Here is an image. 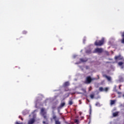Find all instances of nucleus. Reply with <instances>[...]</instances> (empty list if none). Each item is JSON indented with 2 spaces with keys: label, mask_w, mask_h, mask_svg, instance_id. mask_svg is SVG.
<instances>
[{
  "label": "nucleus",
  "mask_w": 124,
  "mask_h": 124,
  "mask_svg": "<svg viewBox=\"0 0 124 124\" xmlns=\"http://www.w3.org/2000/svg\"><path fill=\"white\" fill-rule=\"evenodd\" d=\"M41 113L44 119V121H43V124H48V119L46 115V112L45 111V108H42L41 109Z\"/></svg>",
  "instance_id": "nucleus-1"
},
{
  "label": "nucleus",
  "mask_w": 124,
  "mask_h": 124,
  "mask_svg": "<svg viewBox=\"0 0 124 124\" xmlns=\"http://www.w3.org/2000/svg\"><path fill=\"white\" fill-rule=\"evenodd\" d=\"M105 42L104 38H102L101 40H96L94 42V45L97 46H101L104 45Z\"/></svg>",
  "instance_id": "nucleus-2"
},
{
  "label": "nucleus",
  "mask_w": 124,
  "mask_h": 124,
  "mask_svg": "<svg viewBox=\"0 0 124 124\" xmlns=\"http://www.w3.org/2000/svg\"><path fill=\"white\" fill-rule=\"evenodd\" d=\"M93 80H95V78H92L90 76H87L84 81V83L85 84H90Z\"/></svg>",
  "instance_id": "nucleus-3"
},
{
  "label": "nucleus",
  "mask_w": 124,
  "mask_h": 124,
  "mask_svg": "<svg viewBox=\"0 0 124 124\" xmlns=\"http://www.w3.org/2000/svg\"><path fill=\"white\" fill-rule=\"evenodd\" d=\"M103 52V49L102 48H96L94 49L93 53H97L99 54L102 53Z\"/></svg>",
  "instance_id": "nucleus-4"
},
{
  "label": "nucleus",
  "mask_w": 124,
  "mask_h": 124,
  "mask_svg": "<svg viewBox=\"0 0 124 124\" xmlns=\"http://www.w3.org/2000/svg\"><path fill=\"white\" fill-rule=\"evenodd\" d=\"M115 60H119L120 61L122 60L123 62H124V59H123V57H121V56L119 55V56H116L115 57Z\"/></svg>",
  "instance_id": "nucleus-5"
},
{
  "label": "nucleus",
  "mask_w": 124,
  "mask_h": 124,
  "mask_svg": "<svg viewBox=\"0 0 124 124\" xmlns=\"http://www.w3.org/2000/svg\"><path fill=\"white\" fill-rule=\"evenodd\" d=\"M115 60H119L120 61L122 60L123 62H124V59H123V57H121V56L119 55V56H116L115 57Z\"/></svg>",
  "instance_id": "nucleus-6"
},
{
  "label": "nucleus",
  "mask_w": 124,
  "mask_h": 124,
  "mask_svg": "<svg viewBox=\"0 0 124 124\" xmlns=\"http://www.w3.org/2000/svg\"><path fill=\"white\" fill-rule=\"evenodd\" d=\"M35 122L34 118H31L28 121V124H33Z\"/></svg>",
  "instance_id": "nucleus-7"
},
{
  "label": "nucleus",
  "mask_w": 124,
  "mask_h": 124,
  "mask_svg": "<svg viewBox=\"0 0 124 124\" xmlns=\"http://www.w3.org/2000/svg\"><path fill=\"white\" fill-rule=\"evenodd\" d=\"M104 77H105L108 81H111V80H112L111 77L108 76L106 75H104Z\"/></svg>",
  "instance_id": "nucleus-8"
},
{
  "label": "nucleus",
  "mask_w": 124,
  "mask_h": 124,
  "mask_svg": "<svg viewBox=\"0 0 124 124\" xmlns=\"http://www.w3.org/2000/svg\"><path fill=\"white\" fill-rule=\"evenodd\" d=\"M68 105L72 106L73 104V101L71 98H69V100L68 101Z\"/></svg>",
  "instance_id": "nucleus-9"
},
{
  "label": "nucleus",
  "mask_w": 124,
  "mask_h": 124,
  "mask_svg": "<svg viewBox=\"0 0 124 124\" xmlns=\"http://www.w3.org/2000/svg\"><path fill=\"white\" fill-rule=\"evenodd\" d=\"M69 86H70V83L69 81L65 82L63 85V87H66Z\"/></svg>",
  "instance_id": "nucleus-10"
},
{
  "label": "nucleus",
  "mask_w": 124,
  "mask_h": 124,
  "mask_svg": "<svg viewBox=\"0 0 124 124\" xmlns=\"http://www.w3.org/2000/svg\"><path fill=\"white\" fill-rule=\"evenodd\" d=\"M122 39L121 40V42L122 44H124V32L122 34Z\"/></svg>",
  "instance_id": "nucleus-11"
},
{
  "label": "nucleus",
  "mask_w": 124,
  "mask_h": 124,
  "mask_svg": "<svg viewBox=\"0 0 124 124\" xmlns=\"http://www.w3.org/2000/svg\"><path fill=\"white\" fill-rule=\"evenodd\" d=\"M116 103V100H110V105L112 106L114 105Z\"/></svg>",
  "instance_id": "nucleus-12"
},
{
  "label": "nucleus",
  "mask_w": 124,
  "mask_h": 124,
  "mask_svg": "<svg viewBox=\"0 0 124 124\" xmlns=\"http://www.w3.org/2000/svg\"><path fill=\"white\" fill-rule=\"evenodd\" d=\"M80 61L82 62H87L88 61V60L87 59H84L83 58H81V59H80Z\"/></svg>",
  "instance_id": "nucleus-13"
},
{
  "label": "nucleus",
  "mask_w": 124,
  "mask_h": 124,
  "mask_svg": "<svg viewBox=\"0 0 124 124\" xmlns=\"http://www.w3.org/2000/svg\"><path fill=\"white\" fill-rule=\"evenodd\" d=\"M65 105V102H62V103H61L60 107L61 108H62V107H64Z\"/></svg>",
  "instance_id": "nucleus-14"
},
{
  "label": "nucleus",
  "mask_w": 124,
  "mask_h": 124,
  "mask_svg": "<svg viewBox=\"0 0 124 124\" xmlns=\"http://www.w3.org/2000/svg\"><path fill=\"white\" fill-rule=\"evenodd\" d=\"M99 91L100 92H104V89L102 87H100L99 88Z\"/></svg>",
  "instance_id": "nucleus-15"
},
{
  "label": "nucleus",
  "mask_w": 124,
  "mask_h": 124,
  "mask_svg": "<svg viewBox=\"0 0 124 124\" xmlns=\"http://www.w3.org/2000/svg\"><path fill=\"white\" fill-rule=\"evenodd\" d=\"M95 94L94 93L91 94L90 97L91 99H93L94 98Z\"/></svg>",
  "instance_id": "nucleus-16"
},
{
  "label": "nucleus",
  "mask_w": 124,
  "mask_h": 124,
  "mask_svg": "<svg viewBox=\"0 0 124 124\" xmlns=\"http://www.w3.org/2000/svg\"><path fill=\"white\" fill-rule=\"evenodd\" d=\"M95 106L98 107H100L101 106V105H100V104L99 102H97L95 103Z\"/></svg>",
  "instance_id": "nucleus-17"
},
{
  "label": "nucleus",
  "mask_w": 124,
  "mask_h": 124,
  "mask_svg": "<svg viewBox=\"0 0 124 124\" xmlns=\"http://www.w3.org/2000/svg\"><path fill=\"white\" fill-rule=\"evenodd\" d=\"M118 115V112H116L113 113V117H117Z\"/></svg>",
  "instance_id": "nucleus-18"
},
{
  "label": "nucleus",
  "mask_w": 124,
  "mask_h": 124,
  "mask_svg": "<svg viewBox=\"0 0 124 124\" xmlns=\"http://www.w3.org/2000/svg\"><path fill=\"white\" fill-rule=\"evenodd\" d=\"M124 64V62H118V65H119V66H122V65H123Z\"/></svg>",
  "instance_id": "nucleus-19"
},
{
  "label": "nucleus",
  "mask_w": 124,
  "mask_h": 124,
  "mask_svg": "<svg viewBox=\"0 0 124 124\" xmlns=\"http://www.w3.org/2000/svg\"><path fill=\"white\" fill-rule=\"evenodd\" d=\"M55 124H61V122H59V120H55Z\"/></svg>",
  "instance_id": "nucleus-20"
},
{
  "label": "nucleus",
  "mask_w": 124,
  "mask_h": 124,
  "mask_svg": "<svg viewBox=\"0 0 124 124\" xmlns=\"http://www.w3.org/2000/svg\"><path fill=\"white\" fill-rule=\"evenodd\" d=\"M108 88L106 87L104 89V92H108Z\"/></svg>",
  "instance_id": "nucleus-21"
},
{
  "label": "nucleus",
  "mask_w": 124,
  "mask_h": 124,
  "mask_svg": "<svg viewBox=\"0 0 124 124\" xmlns=\"http://www.w3.org/2000/svg\"><path fill=\"white\" fill-rule=\"evenodd\" d=\"M53 119L55 121V122L56 121H57V116L56 115H53Z\"/></svg>",
  "instance_id": "nucleus-22"
},
{
  "label": "nucleus",
  "mask_w": 124,
  "mask_h": 124,
  "mask_svg": "<svg viewBox=\"0 0 124 124\" xmlns=\"http://www.w3.org/2000/svg\"><path fill=\"white\" fill-rule=\"evenodd\" d=\"M116 89H117V86H116V85H115L114 87V88H113L114 91L117 92V90H116Z\"/></svg>",
  "instance_id": "nucleus-23"
},
{
  "label": "nucleus",
  "mask_w": 124,
  "mask_h": 124,
  "mask_svg": "<svg viewBox=\"0 0 124 124\" xmlns=\"http://www.w3.org/2000/svg\"><path fill=\"white\" fill-rule=\"evenodd\" d=\"M27 33L28 32L26 31H22V34H27Z\"/></svg>",
  "instance_id": "nucleus-24"
},
{
  "label": "nucleus",
  "mask_w": 124,
  "mask_h": 124,
  "mask_svg": "<svg viewBox=\"0 0 124 124\" xmlns=\"http://www.w3.org/2000/svg\"><path fill=\"white\" fill-rule=\"evenodd\" d=\"M74 122L75 123H78L79 122V120L78 119H75Z\"/></svg>",
  "instance_id": "nucleus-25"
},
{
  "label": "nucleus",
  "mask_w": 124,
  "mask_h": 124,
  "mask_svg": "<svg viewBox=\"0 0 124 124\" xmlns=\"http://www.w3.org/2000/svg\"><path fill=\"white\" fill-rule=\"evenodd\" d=\"M89 107H90V113H91L92 112V106L90 105Z\"/></svg>",
  "instance_id": "nucleus-26"
},
{
  "label": "nucleus",
  "mask_w": 124,
  "mask_h": 124,
  "mask_svg": "<svg viewBox=\"0 0 124 124\" xmlns=\"http://www.w3.org/2000/svg\"><path fill=\"white\" fill-rule=\"evenodd\" d=\"M92 90V86H90V87L89 88V91H91Z\"/></svg>",
  "instance_id": "nucleus-27"
},
{
  "label": "nucleus",
  "mask_w": 124,
  "mask_h": 124,
  "mask_svg": "<svg viewBox=\"0 0 124 124\" xmlns=\"http://www.w3.org/2000/svg\"><path fill=\"white\" fill-rule=\"evenodd\" d=\"M69 96H70V93H67V96H66V97H69Z\"/></svg>",
  "instance_id": "nucleus-28"
},
{
  "label": "nucleus",
  "mask_w": 124,
  "mask_h": 124,
  "mask_svg": "<svg viewBox=\"0 0 124 124\" xmlns=\"http://www.w3.org/2000/svg\"><path fill=\"white\" fill-rule=\"evenodd\" d=\"M121 86H122L121 85H120L119 86V88L120 90H121Z\"/></svg>",
  "instance_id": "nucleus-29"
},
{
  "label": "nucleus",
  "mask_w": 124,
  "mask_h": 124,
  "mask_svg": "<svg viewBox=\"0 0 124 124\" xmlns=\"http://www.w3.org/2000/svg\"><path fill=\"white\" fill-rule=\"evenodd\" d=\"M91 52V51H90L88 52V51L87 50V51H86V53H90Z\"/></svg>",
  "instance_id": "nucleus-30"
},
{
  "label": "nucleus",
  "mask_w": 124,
  "mask_h": 124,
  "mask_svg": "<svg viewBox=\"0 0 124 124\" xmlns=\"http://www.w3.org/2000/svg\"><path fill=\"white\" fill-rule=\"evenodd\" d=\"M16 124H21L20 123H19V122H16Z\"/></svg>",
  "instance_id": "nucleus-31"
},
{
  "label": "nucleus",
  "mask_w": 124,
  "mask_h": 124,
  "mask_svg": "<svg viewBox=\"0 0 124 124\" xmlns=\"http://www.w3.org/2000/svg\"><path fill=\"white\" fill-rule=\"evenodd\" d=\"M69 91V89L68 90H65V91Z\"/></svg>",
  "instance_id": "nucleus-32"
},
{
  "label": "nucleus",
  "mask_w": 124,
  "mask_h": 124,
  "mask_svg": "<svg viewBox=\"0 0 124 124\" xmlns=\"http://www.w3.org/2000/svg\"><path fill=\"white\" fill-rule=\"evenodd\" d=\"M21 120H22V121L23 120V118H21Z\"/></svg>",
  "instance_id": "nucleus-33"
},
{
  "label": "nucleus",
  "mask_w": 124,
  "mask_h": 124,
  "mask_svg": "<svg viewBox=\"0 0 124 124\" xmlns=\"http://www.w3.org/2000/svg\"><path fill=\"white\" fill-rule=\"evenodd\" d=\"M124 66H122V69H123V68H124Z\"/></svg>",
  "instance_id": "nucleus-34"
},
{
  "label": "nucleus",
  "mask_w": 124,
  "mask_h": 124,
  "mask_svg": "<svg viewBox=\"0 0 124 124\" xmlns=\"http://www.w3.org/2000/svg\"><path fill=\"white\" fill-rule=\"evenodd\" d=\"M98 79H99V76H98Z\"/></svg>",
  "instance_id": "nucleus-35"
},
{
  "label": "nucleus",
  "mask_w": 124,
  "mask_h": 124,
  "mask_svg": "<svg viewBox=\"0 0 124 124\" xmlns=\"http://www.w3.org/2000/svg\"><path fill=\"white\" fill-rule=\"evenodd\" d=\"M118 94H120V93H119V92H118Z\"/></svg>",
  "instance_id": "nucleus-36"
},
{
  "label": "nucleus",
  "mask_w": 124,
  "mask_h": 124,
  "mask_svg": "<svg viewBox=\"0 0 124 124\" xmlns=\"http://www.w3.org/2000/svg\"><path fill=\"white\" fill-rule=\"evenodd\" d=\"M88 102H90V101L89 100H87Z\"/></svg>",
  "instance_id": "nucleus-37"
},
{
  "label": "nucleus",
  "mask_w": 124,
  "mask_h": 124,
  "mask_svg": "<svg viewBox=\"0 0 124 124\" xmlns=\"http://www.w3.org/2000/svg\"><path fill=\"white\" fill-rule=\"evenodd\" d=\"M23 114L25 115V114L24 113V112H23Z\"/></svg>",
  "instance_id": "nucleus-38"
},
{
  "label": "nucleus",
  "mask_w": 124,
  "mask_h": 124,
  "mask_svg": "<svg viewBox=\"0 0 124 124\" xmlns=\"http://www.w3.org/2000/svg\"><path fill=\"white\" fill-rule=\"evenodd\" d=\"M123 97H124V95H123Z\"/></svg>",
  "instance_id": "nucleus-39"
}]
</instances>
